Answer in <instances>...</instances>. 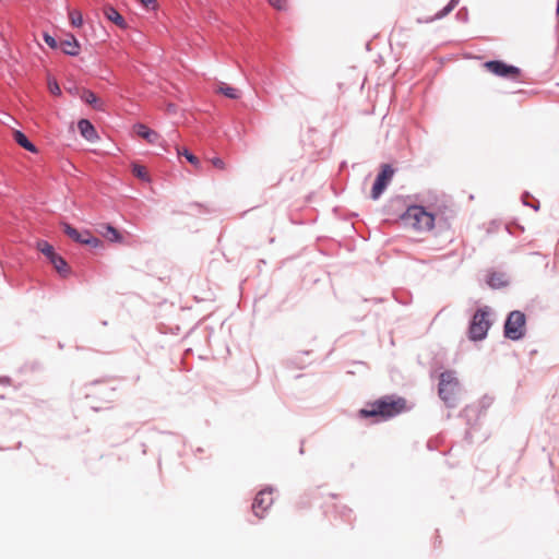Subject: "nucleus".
Wrapping results in <instances>:
<instances>
[{
    "label": "nucleus",
    "mask_w": 559,
    "mask_h": 559,
    "mask_svg": "<svg viewBox=\"0 0 559 559\" xmlns=\"http://www.w3.org/2000/svg\"><path fill=\"white\" fill-rule=\"evenodd\" d=\"M273 501L272 490L264 489L259 491L252 503L254 514L262 519L266 510L273 504Z\"/></svg>",
    "instance_id": "8"
},
{
    "label": "nucleus",
    "mask_w": 559,
    "mask_h": 559,
    "mask_svg": "<svg viewBox=\"0 0 559 559\" xmlns=\"http://www.w3.org/2000/svg\"><path fill=\"white\" fill-rule=\"evenodd\" d=\"M489 311L487 308L478 309L469 325V337L473 341H479L486 337L487 332L491 325L489 319Z\"/></svg>",
    "instance_id": "5"
},
{
    "label": "nucleus",
    "mask_w": 559,
    "mask_h": 559,
    "mask_svg": "<svg viewBox=\"0 0 559 559\" xmlns=\"http://www.w3.org/2000/svg\"><path fill=\"white\" fill-rule=\"evenodd\" d=\"M267 1L276 10H286V8H287L286 0H267Z\"/></svg>",
    "instance_id": "26"
},
{
    "label": "nucleus",
    "mask_w": 559,
    "mask_h": 559,
    "mask_svg": "<svg viewBox=\"0 0 559 559\" xmlns=\"http://www.w3.org/2000/svg\"><path fill=\"white\" fill-rule=\"evenodd\" d=\"M36 248L48 259L50 260L52 257H55L57 253L55 252V249L51 245H49L45 240H40L37 242Z\"/></svg>",
    "instance_id": "18"
},
{
    "label": "nucleus",
    "mask_w": 559,
    "mask_h": 559,
    "mask_svg": "<svg viewBox=\"0 0 559 559\" xmlns=\"http://www.w3.org/2000/svg\"><path fill=\"white\" fill-rule=\"evenodd\" d=\"M80 239L81 240H78L76 242L90 245L95 248L102 245V241L97 237H94L88 230L81 233Z\"/></svg>",
    "instance_id": "17"
},
{
    "label": "nucleus",
    "mask_w": 559,
    "mask_h": 559,
    "mask_svg": "<svg viewBox=\"0 0 559 559\" xmlns=\"http://www.w3.org/2000/svg\"><path fill=\"white\" fill-rule=\"evenodd\" d=\"M483 67L488 72L501 78L516 80L521 74V70L519 68L507 64L499 60L487 61Z\"/></svg>",
    "instance_id": "7"
},
{
    "label": "nucleus",
    "mask_w": 559,
    "mask_h": 559,
    "mask_svg": "<svg viewBox=\"0 0 559 559\" xmlns=\"http://www.w3.org/2000/svg\"><path fill=\"white\" fill-rule=\"evenodd\" d=\"M394 176V169L389 164H383L381 166V171L378 174L370 197L372 200H378L383 191L386 189L388 185L391 182Z\"/></svg>",
    "instance_id": "6"
},
{
    "label": "nucleus",
    "mask_w": 559,
    "mask_h": 559,
    "mask_svg": "<svg viewBox=\"0 0 559 559\" xmlns=\"http://www.w3.org/2000/svg\"><path fill=\"white\" fill-rule=\"evenodd\" d=\"M211 164H212L215 168H217V169H219V170H225V169H226V164H225V162H224L222 158H219V157H213V158L211 159Z\"/></svg>",
    "instance_id": "27"
},
{
    "label": "nucleus",
    "mask_w": 559,
    "mask_h": 559,
    "mask_svg": "<svg viewBox=\"0 0 559 559\" xmlns=\"http://www.w3.org/2000/svg\"><path fill=\"white\" fill-rule=\"evenodd\" d=\"M407 409L406 400L393 395L382 396L373 402L367 403L365 408L359 409L360 418L374 417L376 421L388 420Z\"/></svg>",
    "instance_id": "2"
},
{
    "label": "nucleus",
    "mask_w": 559,
    "mask_h": 559,
    "mask_svg": "<svg viewBox=\"0 0 559 559\" xmlns=\"http://www.w3.org/2000/svg\"><path fill=\"white\" fill-rule=\"evenodd\" d=\"M49 262L53 265L60 276L67 277L70 274L71 269L61 255L56 254L49 260Z\"/></svg>",
    "instance_id": "13"
},
{
    "label": "nucleus",
    "mask_w": 559,
    "mask_h": 559,
    "mask_svg": "<svg viewBox=\"0 0 559 559\" xmlns=\"http://www.w3.org/2000/svg\"><path fill=\"white\" fill-rule=\"evenodd\" d=\"M140 2L146 8L155 10L157 8V1L156 0H140Z\"/></svg>",
    "instance_id": "29"
},
{
    "label": "nucleus",
    "mask_w": 559,
    "mask_h": 559,
    "mask_svg": "<svg viewBox=\"0 0 559 559\" xmlns=\"http://www.w3.org/2000/svg\"><path fill=\"white\" fill-rule=\"evenodd\" d=\"M526 318L525 314L519 310L510 312L504 323V336L518 341L525 334Z\"/></svg>",
    "instance_id": "4"
},
{
    "label": "nucleus",
    "mask_w": 559,
    "mask_h": 559,
    "mask_svg": "<svg viewBox=\"0 0 559 559\" xmlns=\"http://www.w3.org/2000/svg\"><path fill=\"white\" fill-rule=\"evenodd\" d=\"M61 49L67 55L76 56L80 51V45L74 36H70L69 39L61 41Z\"/></svg>",
    "instance_id": "14"
},
{
    "label": "nucleus",
    "mask_w": 559,
    "mask_h": 559,
    "mask_svg": "<svg viewBox=\"0 0 559 559\" xmlns=\"http://www.w3.org/2000/svg\"><path fill=\"white\" fill-rule=\"evenodd\" d=\"M13 136L17 144L21 145L23 148L33 153L36 152L35 145L27 139V136L23 132L14 131Z\"/></svg>",
    "instance_id": "16"
},
{
    "label": "nucleus",
    "mask_w": 559,
    "mask_h": 559,
    "mask_svg": "<svg viewBox=\"0 0 559 559\" xmlns=\"http://www.w3.org/2000/svg\"><path fill=\"white\" fill-rule=\"evenodd\" d=\"M103 13L107 20L116 24L118 27L122 29L127 28L126 20L114 7L109 4L105 5L103 9Z\"/></svg>",
    "instance_id": "9"
},
{
    "label": "nucleus",
    "mask_w": 559,
    "mask_h": 559,
    "mask_svg": "<svg viewBox=\"0 0 559 559\" xmlns=\"http://www.w3.org/2000/svg\"><path fill=\"white\" fill-rule=\"evenodd\" d=\"M81 135L87 141L94 142L98 139L97 131L94 126L86 119H81L78 123Z\"/></svg>",
    "instance_id": "10"
},
{
    "label": "nucleus",
    "mask_w": 559,
    "mask_h": 559,
    "mask_svg": "<svg viewBox=\"0 0 559 559\" xmlns=\"http://www.w3.org/2000/svg\"><path fill=\"white\" fill-rule=\"evenodd\" d=\"M488 284L493 288H498L503 286L506 283L500 275L492 274L488 280Z\"/></svg>",
    "instance_id": "24"
},
{
    "label": "nucleus",
    "mask_w": 559,
    "mask_h": 559,
    "mask_svg": "<svg viewBox=\"0 0 559 559\" xmlns=\"http://www.w3.org/2000/svg\"><path fill=\"white\" fill-rule=\"evenodd\" d=\"M69 20L71 25L74 27H81L83 25V16L79 10H70Z\"/></svg>",
    "instance_id": "20"
},
{
    "label": "nucleus",
    "mask_w": 559,
    "mask_h": 559,
    "mask_svg": "<svg viewBox=\"0 0 559 559\" xmlns=\"http://www.w3.org/2000/svg\"><path fill=\"white\" fill-rule=\"evenodd\" d=\"M449 207L443 204L437 206L433 211H428L421 205H411L401 216L404 225L414 229L416 233H429L435 228L436 222L447 221L449 218Z\"/></svg>",
    "instance_id": "1"
},
{
    "label": "nucleus",
    "mask_w": 559,
    "mask_h": 559,
    "mask_svg": "<svg viewBox=\"0 0 559 559\" xmlns=\"http://www.w3.org/2000/svg\"><path fill=\"white\" fill-rule=\"evenodd\" d=\"M132 173L135 177L143 181H150L151 178L148 176L147 169L144 166L134 164L132 167Z\"/></svg>",
    "instance_id": "21"
},
{
    "label": "nucleus",
    "mask_w": 559,
    "mask_h": 559,
    "mask_svg": "<svg viewBox=\"0 0 559 559\" xmlns=\"http://www.w3.org/2000/svg\"><path fill=\"white\" fill-rule=\"evenodd\" d=\"M98 233L110 242H122V236L119 230L109 224L100 225Z\"/></svg>",
    "instance_id": "11"
},
{
    "label": "nucleus",
    "mask_w": 559,
    "mask_h": 559,
    "mask_svg": "<svg viewBox=\"0 0 559 559\" xmlns=\"http://www.w3.org/2000/svg\"><path fill=\"white\" fill-rule=\"evenodd\" d=\"M134 128H135L136 134L139 136H141L142 139L146 140L151 144H154L159 140L158 133L156 131L150 129L145 124L140 123V124H136Z\"/></svg>",
    "instance_id": "12"
},
{
    "label": "nucleus",
    "mask_w": 559,
    "mask_h": 559,
    "mask_svg": "<svg viewBox=\"0 0 559 559\" xmlns=\"http://www.w3.org/2000/svg\"><path fill=\"white\" fill-rule=\"evenodd\" d=\"M44 40H45V43H46L49 47H51V48H56V47H57V41H56V39H55L51 35H49V34H47V33H45V34H44Z\"/></svg>",
    "instance_id": "28"
},
{
    "label": "nucleus",
    "mask_w": 559,
    "mask_h": 559,
    "mask_svg": "<svg viewBox=\"0 0 559 559\" xmlns=\"http://www.w3.org/2000/svg\"><path fill=\"white\" fill-rule=\"evenodd\" d=\"M48 88H49V92L53 95H60L61 94V90H60V86L59 84L57 83L56 80H49L48 81Z\"/></svg>",
    "instance_id": "25"
},
{
    "label": "nucleus",
    "mask_w": 559,
    "mask_h": 559,
    "mask_svg": "<svg viewBox=\"0 0 559 559\" xmlns=\"http://www.w3.org/2000/svg\"><path fill=\"white\" fill-rule=\"evenodd\" d=\"M218 93L224 94L226 97L230 99H237L239 97V91L235 87H231L227 84L222 83L217 90Z\"/></svg>",
    "instance_id": "19"
},
{
    "label": "nucleus",
    "mask_w": 559,
    "mask_h": 559,
    "mask_svg": "<svg viewBox=\"0 0 559 559\" xmlns=\"http://www.w3.org/2000/svg\"><path fill=\"white\" fill-rule=\"evenodd\" d=\"M178 154L183 155L187 158V160L191 163L197 169L201 168L200 159L193 154H191L188 150H185L183 152H180L178 150Z\"/></svg>",
    "instance_id": "23"
},
{
    "label": "nucleus",
    "mask_w": 559,
    "mask_h": 559,
    "mask_svg": "<svg viewBox=\"0 0 559 559\" xmlns=\"http://www.w3.org/2000/svg\"><path fill=\"white\" fill-rule=\"evenodd\" d=\"M81 98L92 105L95 109L104 110V103L96 96L95 93L91 91H84L81 95Z\"/></svg>",
    "instance_id": "15"
},
{
    "label": "nucleus",
    "mask_w": 559,
    "mask_h": 559,
    "mask_svg": "<svg viewBox=\"0 0 559 559\" xmlns=\"http://www.w3.org/2000/svg\"><path fill=\"white\" fill-rule=\"evenodd\" d=\"M63 226V231L67 234V236H69L72 240L74 241H78V240H81L80 239V235L81 233L75 229L74 227H72L71 225L67 224V223H63L62 224Z\"/></svg>",
    "instance_id": "22"
},
{
    "label": "nucleus",
    "mask_w": 559,
    "mask_h": 559,
    "mask_svg": "<svg viewBox=\"0 0 559 559\" xmlns=\"http://www.w3.org/2000/svg\"><path fill=\"white\" fill-rule=\"evenodd\" d=\"M460 384L451 371L441 373L439 383V395L449 405L454 406L457 401Z\"/></svg>",
    "instance_id": "3"
}]
</instances>
